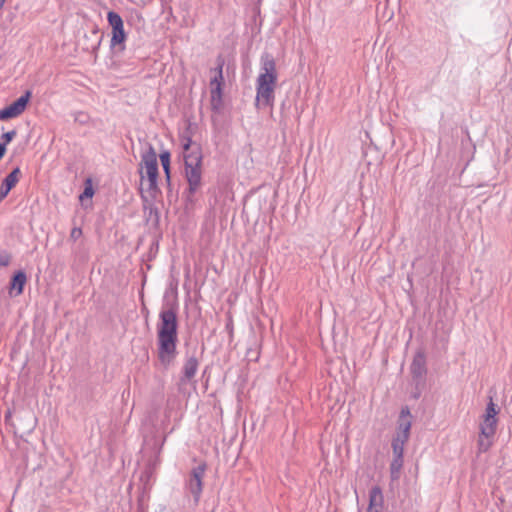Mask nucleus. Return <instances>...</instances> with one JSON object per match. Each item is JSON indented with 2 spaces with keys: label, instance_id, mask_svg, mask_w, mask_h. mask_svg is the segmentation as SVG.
I'll return each mask as SVG.
<instances>
[{
  "label": "nucleus",
  "instance_id": "obj_4",
  "mask_svg": "<svg viewBox=\"0 0 512 512\" xmlns=\"http://www.w3.org/2000/svg\"><path fill=\"white\" fill-rule=\"evenodd\" d=\"M140 193L141 198L146 201L145 193L155 199L159 193L158 188V161L157 154L152 146L142 155L139 164Z\"/></svg>",
  "mask_w": 512,
  "mask_h": 512
},
{
  "label": "nucleus",
  "instance_id": "obj_5",
  "mask_svg": "<svg viewBox=\"0 0 512 512\" xmlns=\"http://www.w3.org/2000/svg\"><path fill=\"white\" fill-rule=\"evenodd\" d=\"M107 20L112 28V37L110 41L111 47H117L119 51H124V43L126 41L127 35L124 31L123 19L118 13L109 11L107 14Z\"/></svg>",
  "mask_w": 512,
  "mask_h": 512
},
{
  "label": "nucleus",
  "instance_id": "obj_10",
  "mask_svg": "<svg viewBox=\"0 0 512 512\" xmlns=\"http://www.w3.org/2000/svg\"><path fill=\"white\" fill-rule=\"evenodd\" d=\"M20 175V168L16 167L4 178L0 187V202L7 197L11 189L18 183Z\"/></svg>",
  "mask_w": 512,
  "mask_h": 512
},
{
  "label": "nucleus",
  "instance_id": "obj_11",
  "mask_svg": "<svg viewBox=\"0 0 512 512\" xmlns=\"http://www.w3.org/2000/svg\"><path fill=\"white\" fill-rule=\"evenodd\" d=\"M27 281V276L24 271H17L10 282V294L18 296L23 293L24 285Z\"/></svg>",
  "mask_w": 512,
  "mask_h": 512
},
{
  "label": "nucleus",
  "instance_id": "obj_30",
  "mask_svg": "<svg viewBox=\"0 0 512 512\" xmlns=\"http://www.w3.org/2000/svg\"><path fill=\"white\" fill-rule=\"evenodd\" d=\"M5 0H0V9L4 6Z\"/></svg>",
  "mask_w": 512,
  "mask_h": 512
},
{
  "label": "nucleus",
  "instance_id": "obj_2",
  "mask_svg": "<svg viewBox=\"0 0 512 512\" xmlns=\"http://www.w3.org/2000/svg\"><path fill=\"white\" fill-rule=\"evenodd\" d=\"M278 74L276 62L272 54L262 53L260 57V73L256 79L255 106L258 109L273 107Z\"/></svg>",
  "mask_w": 512,
  "mask_h": 512
},
{
  "label": "nucleus",
  "instance_id": "obj_8",
  "mask_svg": "<svg viewBox=\"0 0 512 512\" xmlns=\"http://www.w3.org/2000/svg\"><path fill=\"white\" fill-rule=\"evenodd\" d=\"M410 371L412 374V377L416 381H420L424 378V376L427 373L426 368V357L423 351H418L411 363Z\"/></svg>",
  "mask_w": 512,
  "mask_h": 512
},
{
  "label": "nucleus",
  "instance_id": "obj_12",
  "mask_svg": "<svg viewBox=\"0 0 512 512\" xmlns=\"http://www.w3.org/2000/svg\"><path fill=\"white\" fill-rule=\"evenodd\" d=\"M410 416L411 415L408 407L402 408L399 416L397 428L398 431L396 435L405 436L409 438L411 429V421L409 420Z\"/></svg>",
  "mask_w": 512,
  "mask_h": 512
},
{
  "label": "nucleus",
  "instance_id": "obj_19",
  "mask_svg": "<svg viewBox=\"0 0 512 512\" xmlns=\"http://www.w3.org/2000/svg\"><path fill=\"white\" fill-rule=\"evenodd\" d=\"M91 36L95 37V40L94 42L88 46L86 49L87 50H90L91 52L93 53H96L97 50L99 49L100 47V44H101V41H102V35L99 34V31L97 28H94L91 32Z\"/></svg>",
  "mask_w": 512,
  "mask_h": 512
},
{
  "label": "nucleus",
  "instance_id": "obj_22",
  "mask_svg": "<svg viewBox=\"0 0 512 512\" xmlns=\"http://www.w3.org/2000/svg\"><path fill=\"white\" fill-rule=\"evenodd\" d=\"M492 445V438H484L483 436H479L478 440V450L479 452H486Z\"/></svg>",
  "mask_w": 512,
  "mask_h": 512
},
{
  "label": "nucleus",
  "instance_id": "obj_1",
  "mask_svg": "<svg viewBox=\"0 0 512 512\" xmlns=\"http://www.w3.org/2000/svg\"><path fill=\"white\" fill-rule=\"evenodd\" d=\"M156 330L158 360L164 368H168L178 354V304L176 301L162 306Z\"/></svg>",
  "mask_w": 512,
  "mask_h": 512
},
{
  "label": "nucleus",
  "instance_id": "obj_6",
  "mask_svg": "<svg viewBox=\"0 0 512 512\" xmlns=\"http://www.w3.org/2000/svg\"><path fill=\"white\" fill-rule=\"evenodd\" d=\"M206 471V464L202 463L198 466L194 467L190 474L189 478L186 481V488L189 491V493L194 498V503L197 505L199 503L202 490H203V478Z\"/></svg>",
  "mask_w": 512,
  "mask_h": 512
},
{
  "label": "nucleus",
  "instance_id": "obj_25",
  "mask_svg": "<svg viewBox=\"0 0 512 512\" xmlns=\"http://www.w3.org/2000/svg\"><path fill=\"white\" fill-rule=\"evenodd\" d=\"M11 262V256L6 251L0 252V266L6 267Z\"/></svg>",
  "mask_w": 512,
  "mask_h": 512
},
{
  "label": "nucleus",
  "instance_id": "obj_23",
  "mask_svg": "<svg viewBox=\"0 0 512 512\" xmlns=\"http://www.w3.org/2000/svg\"><path fill=\"white\" fill-rule=\"evenodd\" d=\"M16 134H17V132L15 130H11V131L3 133L1 135L2 142H0V144H5V147H6L7 144L10 143L15 138Z\"/></svg>",
  "mask_w": 512,
  "mask_h": 512
},
{
  "label": "nucleus",
  "instance_id": "obj_13",
  "mask_svg": "<svg viewBox=\"0 0 512 512\" xmlns=\"http://www.w3.org/2000/svg\"><path fill=\"white\" fill-rule=\"evenodd\" d=\"M384 505V496L379 486H374L369 491V505L368 508L380 510Z\"/></svg>",
  "mask_w": 512,
  "mask_h": 512
},
{
  "label": "nucleus",
  "instance_id": "obj_14",
  "mask_svg": "<svg viewBox=\"0 0 512 512\" xmlns=\"http://www.w3.org/2000/svg\"><path fill=\"white\" fill-rule=\"evenodd\" d=\"M497 419L487 418L483 416V420L480 423V434L484 438H493L496 433Z\"/></svg>",
  "mask_w": 512,
  "mask_h": 512
},
{
  "label": "nucleus",
  "instance_id": "obj_24",
  "mask_svg": "<svg viewBox=\"0 0 512 512\" xmlns=\"http://www.w3.org/2000/svg\"><path fill=\"white\" fill-rule=\"evenodd\" d=\"M159 158H160L162 167H167L170 165V152L169 151L165 150V151L161 152L159 155Z\"/></svg>",
  "mask_w": 512,
  "mask_h": 512
},
{
  "label": "nucleus",
  "instance_id": "obj_3",
  "mask_svg": "<svg viewBox=\"0 0 512 512\" xmlns=\"http://www.w3.org/2000/svg\"><path fill=\"white\" fill-rule=\"evenodd\" d=\"M182 148H183V159L185 178L188 183V196L191 197L201 188L202 186V151L199 145H193L190 136L182 137Z\"/></svg>",
  "mask_w": 512,
  "mask_h": 512
},
{
  "label": "nucleus",
  "instance_id": "obj_17",
  "mask_svg": "<svg viewBox=\"0 0 512 512\" xmlns=\"http://www.w3.org/2000/svg\"><path fill=\"white\" fill-rule=\"evenodd\" d=\"M402 467H403V457L402 456H393V460L390 464V476L393 481L399 479Z\"/></svg>",
  "mask_w": 512,
  "mask_h": 512
},
{
  "label": "nucleus",
  "instance_id": "obj_7",
  "mask_svg": "<svg viewBox=\"0 0 512 512\" xmlns=\"http://www.w3.org/2000/svg\"><path fill=\"white\" fill-rule=\"evenodd\" d=\"M31 95L32 92L30 90H27L16 101L1 109L0 120H8L21 115L25 111L27 104L31 98Z\"/></svg>",
  "mask_w": 512,
  "mask_h": 512
},
{
  "label": "nucleus",
  "instance_id": "obj_15",
  "mask_svg": "<svg viewBox=\"0 0 512 512\" xmlns=\"http://www.w3.org/2000/svg\"><path fill=\"white\" fill-rule=\"evenodd\" d=\"M217 66L214 69L215 70V76L210 80V88L213 89V87L222 86L224 82L223 77V67L225 64V60L223 56L219 55L216 59Z\"/></svg>",
  "mask_w": 512,
  "mask_h": 512
},
{
  "label": "nucleus",
  "instance_id": "obj_21",
  "mask_svg": "<svg viewBox=\"0 0 512 512\" xmlns=\"http://www.w3.org/2000/svg\"><path fill=\"white\" fill-rule=\"evenodd\" d=\"M498 409L494 404L493 400L490 399V402L487 404L486 411L484 417L497 419Z\"/></svg>",
  "mask_w": 512,
  "mask_h": 512
},
{
  "label": "nucleus",
  "instance_id": "obj_20",
  "mask_svg": "<svg viewBox=\"0 0 512 512\" xmlns=\"http://www.w3.org/2000/svg\"><path fill=\"white\" fill-rule=\"evenodd\" d=\"M93 195H94V189H93V186H92V181H91L90 178H88L85 181V188H84V191L79 196V199L81 201H83L85 198H92Z\"/></svg>",
  "mask_w": 512,
  "mask_h": 512
},
{
  "label": "nucleus",
  "instance_id": "obj_29",
  "mask_svg": "<svg viewBox=\"0 0 512 512\" xmlns=\"http://www.w3.org/2000/svg\"><path fill=\"white\" fill-rule=\"evenodd\" d=\"M366 512H381L380 510H377V509H370V508H367V511Z\"/></svg>",
  "mask_w": 512,
  "mask_h": 512
},
{
  "label": "nucleus",
  "instance_id": "obj_27",
  "mask_svg": "<svg viewBox=\"0 0 512 512\" xmlns=\"http://www.w3.org/2000/svg\"><path fill=\"white\" fill-rule=\"evenodd\" d=\"M163 170H164V173H165V178H166L167 184L170 185V183H171L170 165L167 166V167H163Z\"/></svg>",
  "mask_w": 512,
  "mask_h": 512
},
{
  "label": "nucleus",
  "instance_id": "obj_18",
  "mask_svg": "<svg viewBox=\"0 0 512 512\" xmlns=\"http://www.w3.org/2000/svg\"><path fill=\"white\" fill-rule=\"evenodd\" d=\"M211 93V105L214 110H218L222 104V86L213 87L210 90Z\"/></svg>",
  "mask_w": 512,
  "mask_h": 512
},
{
  "label": "nucleus",
  "instance_id": "obj_9",
  "mask_svg": "<svg viewBox=\"0 0 512 512\" xmlns=\"http://www.w3.org/2000/svg\"><path fill=\"white\" fill-rule=\"evenodd\" d=\"M199 367V361L195 355L188 356L182 367V376L180 382L182 384L190 382L196 375Z\"/></svg>",
  "mask_w": 512,
  "mask_h": 512
},
{
  "label": "nucleus",
  "instance_id": "obj_28",
  "mask_svg": "<svg viewBox=\"0 0 512 512\" xmlns=\"http://www.w3.org/2000/svg\"><path fill=\"white\" fill-rule=\"evenodd\" d=\"M5 152H6L5 144H0V160L4 156Z\"/></svg>",
  "mask_w": 512,
  "mask_h": 512
},
{
  "label": "nucleus",
  "instance_id": "obj_31",
  "mask_svg": "<svg viewBox=\"0 0 512 512\" xmlns=\"http://www.w3.org/2000/svg\"><path fill=\"white\" fill-rule=\"evenodd\" d=\"M157 461H158V460L156 459V460L153 462V464H152V465H153V467H155V466L157 465Z\"/></svg>",
  "mask_w": 512,
  "mask_h": 512
},
{
  "label": "nucleus",
  "instance_id": "obj_16",
  "mask_svg": "<svg viewBox=\"0 0 512 512\" xmlns=\"http://www.w3.org/2000/svg\"><path fill=\"white\" fill-rule=\"evenodd\" d=\"M409 440L408 437L396 435L392 439V451L393 456H402L404 454V446L406 442Z\"/></svg>",
  "mask_w": 512,
  "mask_h": 512
},
{
  "label": "nucleus",
  "instance_id": "obj_26",
  "mask_svg": "<svg viewBox=\"0 0 512 512\" xmlns=\"http://www.w3.org/2000/svg\"><path fill=\"white\" fill-rule=\"evenodd\" d=\"M81 236H82V229H81L80 227H74V228L71 230L70 238H71L73 241L78 240Z\"/></svg>",
  "mask_w": 512,
  "mask_h": 512
}]
</instances>
